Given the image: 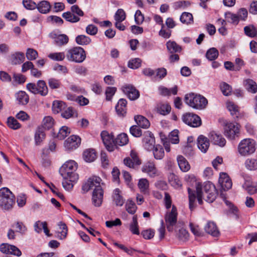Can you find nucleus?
<instances>
[{
    "mask_svg": "<svg viewBox=\"0 0 257 257\" xmlns=\"http://www.w3.org/2000/svg\"><path fill=\"white\" fill-rule=\"evenodd\" d=\"M189 200V207L192 210L194 207V203L197 198L198 203L202 204L203 198L209 203L213 202L217 195V191L215 186L210 182H205L203 185L200 183H196V192L192 190L190 188H188Z\"/></svg>",
    "mask_w": 257,
    "mask_h": 257,
    "instance_id": "1",
    "label": "nucleus"
},
{
    "mask_svg": "<svg viewBox=\"0 0 257 257\" xmlns=\"http://www.w3.org/2000/svg\"><path fill=\"white\" fill-rule=\"evenodd\" d=\"M184 101L190 107L199 110L205 108L208 103L207 100L203 96L194 93L186 94Z\"/></svg>",
    "mask_w": 257,
    "mask_h": 257,
    "instance_id": "2",
    "label": "nucleus"
},
{
    "mask_svg": "<svg viewBox=\"0 0 257 257\" xmlns=\"http://www.w3.org/2000/svg\"><path fill=\"white\" fill-rule=\"evenodd\" d=\"M77 169V163L73 160H69L62 166L59 171L63 179H69L71 181H76L78 179V175L75 173Z\"/></svg>",
    "mask_w": 257,
    "mask_h": 257,
    "instance_id": "3",
    "label": "nucleus"
},
{
    "mask_svg": "<svg viewBox=\"0 0 257 257\" xmlns=\"http://www.w3.org/2000/svg\"><path fill=\"white\" fill-rule=\"evenodd\" d=\"M15 196L7 188L0 189V208L3 210H9L15 204Z\"/></svg>",
    "mask_w": 257,
    "mask_h": 257,
    "instance_id": "4",
    "label": "nucleus"
},
{
    "mask_svg": "<svg viewBox=\"0 0 257 257\" xmlns=\"http://www.w3.org/2000/svg\"><path fill=\"white\" fill-rule=\"evenodd\" d=\"M255 142L250 139H244L239 143L237 151L239 155L247 157L253 154L255 151Z\"/></svg>",
    "mask_w": 257,
    "mask_h": 257,
    "instance_id": "5",
    "label": "nucleus"
},
{
    "mask_svg": "<svg viewBox=\"0 0 257 257\" xmlns=\"http://www.w3.org/2000/svg\"><path fill=\"white\" fill-rule=\"evenodd\" d=\"M66 57L69 61L80 63L86 59V53L81 47H75L67 51Z\"/></svg>",
    "mask_w": 257,
    "mask_h": 257,
    "instance_id": "6",
    "label": "nucleus"
},
{
    "mask_svg": "<svg viewBox=\"0 0 257 257\" xmlns=\"http://www.w3.org/2000/svg\"><path fill=\"white\" fill-rule=\"evenodd\" d=\"M177 216V208L173 205L171 210L167 212L165 216L166 227L169 232H172L174 227L176 228L178 226H176Z\"/></svg>",
    "mask_w": 257,
    "mask_h": 257,
    "instance_id": "7",
    "label": "nucleus"
},
{
    "mask_svg": "<svg viewBox=\"0 0 257 257\" xmlns=\"http://www.w3.org/2000/svg\"><path fill=\"white\" fill-rule=\"evenodd\" d=\"M224 134L229 139L233 140L239 135V125L230 122L224 123Z\"/></svg>",
    "mask_w": 257,
    "mask_h": 257,
    "instance_id": "8",
    "label": "nucleus"
},
{
    "mask_svg": "<svg viewBox=\"0 0 257 257\" xmlns=\"http://www.w3.org/2000/svg\"><path fill=\"white\" fill-rule=\"evenodd\" d=\"M183 121L190 126L197 127L201 125V120L200 117L192 113H186L182 115Z\"/></svg>",
    "mask_w": 257,
    "mask_h": 257,
    "instance_id": "9",
    "label": "nucleus"
},
{
    "mask_svg": "<svg viewBox=\"0 0 257 257\" xmlns=\"http://www.w3.org/2000/svg\"><path fill=\"white\" fill-rule=\"evenodd\" d=\"M101 137L106 149L109 152L113 151L115 149L114 136L107 131H102Z\"/></svg>",
    "mask_w": 257,
    "mask_h": 257,
    "instance_id": "10",
    "label": "nucleus"
},
{
    "mask_svg": "<svg viewBox=\"0 0 257 257\" xmlns=\"http://www.w3.org/2000/svg\"><path fill=\"white\" fill-rule=\"evenodd\" d=\"M122 90L130 100H136L140 96L139 91L132 85H124L122 87Z\"/></svg>",
    "mask_w": 257,
    "mask_h": 257,
    "instance_id": "11",
    "label": "nucleus"
},
{
    "mask_svg": "<svg viewBox=\"0 0 257 257\" xmlns=\"http://www.w3.org/2000/svg\"><path fill=\"white\" fill-rule=\"evenodd\" d=\"M81 143L80 138L75 135H72L64 142V147L66 150H73L78 147Z\"/></svg>",
    "mask_w": 257,
    "mask_h": 257,
    "instance_id": "12",
    "label": "nucleus"
},
{
    "mask_svg": "<svg viewBox=\"0 0 257 257\" xmlns=\"http://www.w3.org/2000/svg\"><path fill=\"white\" fill-rule=\"evenodd\" d=\"M143 146L148 150H152V149L156 146L155 140L153 134L147 131L144 134V137L143 139Z\"/></svg>",
    "mask_w": 257,
    "mask_h": 257,
    "instance_id": "13",
    "label": "nucleus"
},
{
    "mask_svg": "<svg viewBox=\"0 0 257 257\" xmlns=\"http://www.w3.org/2000/svg\"><path fill=\"white\" fill-rule=\"evenodd\" d=\"M103 197V191L101 186L94 188L92 193V200L94 205L96 207H99L102 204Z\"/></svg>",
    "mask_w": 257,
    "mask_h": 257,
    "instance_id": "14",
    "label": "nucleus"
},
{
    "mask_svg": "<svg viewBox=\"0 0 257 257\" xmlns=\"http://www.w3.org/2000/svg\"><path fill=\"white\" fill-rule=\"evenodd\" d=\"M142 170L144 173H147L151 177L159 175L158 171L153 162L149 161L145 164L142 168Z\"/></svg>",
    "mask_w": 257,
    "mask_h": 257,
    "instance_id": "15",
    "label": "nucleus"
},
{
    "mask_svg": "<svg viewBox=\"0 0 257 257\" xmlns=\"http://www.w3.org/2000/svg\"><path fill=\"white\" fill-rule=\"evenodd\" d=\"M101 181L100 177L94 176L92 178H90L87 182H86L82 186V189L87 192L91 189L98 188L100 185V181Z\"/></svg>",
    "mask_w": 257,
    "mask_h": 257,
    "instance_id": "16",
    "label": "nucleus"
},
{
    "mask_svg": "<svg viewBox=\"0 0 257 257\" xmlns=\"http://www.w3.org/2000/svg\"><path fill=\"white\" fill-rule=\"evenodd\" d=\"M219 183L222 190L226 191L230 189L232 187V182L227 174L221 173L218 180Z\"/></svg>",
    "mask_w": 257,
    "mask_h": 257,
    "instance_id": "17",
    "label": "nucleus"
},
{
    "mask_svg": "<svg viewBox=\"0 0 257 257\" xmlns=\"http://www.w3.org/2000/svg\"><path fill=\"white\" fill-rule=\"evenodd\" d=\"M46 139V133L44 128L38 126L36 130L34 140L36 146H41Z\"/></svg>",
    "mask_w": 257,
    "mask_h": 257,
    "instance_id": "18",
    "label": "nucleus"
},
{
    "mask_svg": "<svg viewBox=\"0 0 257 257\" xmlns=\"http://www.w3.org/2000/svg\"><path fill=\"white\" fill-rule=\"evenodd\" d=\"M175 236L178 240L181 242H185L189 240V233L188 231L183 227L175 228Z\"/></svg>",
    "mask_w": 257,
    "mask_h": 257,
    "instance_id": "19",
    "label": "nucleus"
},
{
    "mask_svg": "<svg viewBox=\"0 0 257 257\" xmlns=\"http://www.w3.org/2000/svg\"><path fill=\"white\" fill-rule=\"evenodd\" d=\"M243 188L250 195L257 193V182L246 180L242 184Z\"/></svg>",
    "mask_w": 257,
    "mask_h": 257,
    "instance_id": "20",
    "label": "nucleus"
},
{
    "mask_svg": "<svg viewBox=\"0 0 257 257\" xmlns=\"http://www.w3.org/2000/svg\"><path fill=\"white\" fill-rule=\"evenodd\" d=\"M33 93L46 95L48 93V88L45 81L39 80L36 86L33 85Z\"/></svg>",
    "mask_w": 257,
    "mask_h": 257,
    "instance_id": "21",
    "label": "nucleus"
},
{
    "mask_svg": "<svg viewBox=\"0 0 257 257\" xmlns=\"http://www.w3.org/2000/svg\"><path fill=\"white\" fill-rule=\"evenodd\" d=\"M127 101L125 99H120L117 105L115 106V110L117 114L122 117H124L126 113Z\"/></svg>",
    "mask_w": 257,
    "mask_h": 257,
    "instance_id": "22",
    "label": "nucleus"
},
{
    "mask_svg": "<svg viewBox=\"0 0 257 257\" xmlns=\"http://www.w3.org/2000/svg\"><path fill=\"white\" fill-rule=\"evenodd\" d=\"M112 201L117 206H122L125 200L121 195V192L118 188H116L113 191L112 195Z\"/></svg>",
    "mask_w": 257,
    "mask_h": 257,
    "instance_id": "23",
    "label": "nucleus"
},
{
    "mask_svg": "<svg viewBox=\"0 0 257 257\" xmlns=\"http://www.w3.org/2000/svg\"><path fill=\"white\" fill-rule=\"evenodd\" d=\"M210 139L211 142L215 145L220 147H224L226 144V141L222 136L214 132L210 133Z\"/></svg>",
    "mask_w": 257,
    "mask_h": 257,
    "instance_id": "24",
    "label": "nucleus"
},
{
    "mask_svg": "<svg viewBox=\"0 0 257 257\" xmlns=\"http://www.w3.org/2000/svg\"><path fill=\"white\" fill-rule=\"evenodd\" d=\"M197 146L202 152L206 153L209 146L208 139L203 136H200L197 140Z\"/></svg>",
    "mask_w": 257,
    "mask_h": 257,
    "instance_id": "25",
    "label": "nucleus"
},
{
    "mask_svg": "<svg viewBox=\"0 0 257 257\" xmlns=\"http://www.w3.org/2000/svg\"><path fill=\"white\" fill-rule=\"evenodd\" d=\"M52 38L54 40L55 44L59 46H62L67 44L69 41L68 37L65 34L51 35Z\"/></svg>",
    "mask_w": 257,
    "mask_h": 257,
    "instance_id": "26",
    "label": "nucleus"
},
{
    "mask_svg": "<svg viewBox=\"0 0 257 257\" xmlns=\"http://www.w3.org/2000/svg\"><path fill=\"white\" fill-rule=\"evenodd\" d=\"M205 231L206 233L211 235L213 236H217L219 234L218 229L217 228L214 222L209 221L204 227Z\"/></svg>",
    "mask_w": 257,
    "mask_h": 257,
    "instance_id": "27",
    "label": "nucleus"
},
{
    "mask_svg": "<svg viewBox=\"0 0 257 257\" xmlns=\"http://www.w3.org/2000/svg\"><path fill=\"white\" fill-rule=\"evenodd\" d=\"M138 186L141 193L144 194H149V182L147 179H140L139 180Z\"/></svg>",
    "mask_w": 257,
    "mask_h": 257,
    "instance_id": "28",
    "label": "nucleus"
},
{
    "mask_svg": "<svg viewBox=\"0 0 257 257\" xmlns=\"http://www.w3.org/2000/svg\"><path fill=\"white\" fill-rule=\"evenodd\" d=\"M58 225L61 231H58L56 232V237L59 239L62 240L67 236L68 233L67 227L66 224L62 222H60L58 223Z\"/></svg>",
    "mask_w": 257,
    "mask_h": 257,
    "instance_id": "29",
    "label": "nucleus"
},
{
    "mask_svg": "<svg viewBox=\"0 0 257 257\" xmlns=\"http://www.w3.org/2000/svg\"><path fill=\"white\" fill-rule=\"evenodd\" d=\"M33 5L36 6V7L39 12L42 14H47L49 12L51 9V5L47 1H42L37 5L33 2Z\"/></svg>",
    "mask_w": 257,
    "mask_h": 257,
    "instance_id": "30",
    "label": "nucleus"
},
{
    "mask_svg": "<svg viewBox=\"0 0 257 257\" xmlns=\"http://www.w3.org/2000/svg\"><path fill=\"white\" fill-rule=\"evenodd\" d=\"M243 84L248 92L252 93H255L257 92V84L253 80L247 79L244 81Z\"/></svg>",
    "mask_w": 257,
    "mask_h": 257,
    "instance_id": "31",
    "label": "nucleus"
},
{
    "mask_svg": "<svg viewBox=\"0 0 257 257\" xmlns=\"http://www.w3.org/2000/svg\"><path fill=\"white\" fill-rule=\"evenodd\" d=\"M178 164L180 169L183 172H187L190 168V165L186 159L182 156L177 157Z\"/></svg>",
    "mask_w": 257,
    "mask_h": 257,
    "instance_id": "32",
    "label": "nucleus"
},
{
    "mask_svg": "<svg viewBox=\"0 0 257 257\" xmlns=\"http://www.w3.org/2000/svg\"><path fill=\"white\" fill-rule=\"evenodd\" d=\"M135 120L139 126L143 128H148L150 125L149 121L142 115L135 116Z\"/></svg>",
    "mask_w": 257,
    "mask_h": 257,
    "instance_id": "33",
    "label": "nucleus"
},
{
    "mask_svg": "<svg viewBox=\"0 0 257 257\" xmlns=\"http://www.w3.org/2000/svg\"><path fill=\"white\" fill-rule=\"evenodd\" d=\"M168 180L170 184L175 188L178 189L182 187L181 181L179 177L174 173H170L169 174Z\"/></svg>",
    "mask_w": 257,
    "mask_h": 257,
    "instance_id": "34",
    "label": "nucleus"
},
{
    "mask_svg": "<svg viewBox=\"0 0 257 257\" xmlns=\"http://www.w3.org/2000/svg\"><path fill=\"white\" fill-rule=\"evenodd\" d=\"M83 157L86 162H92L95 160L96 155L93 149H88L83 152Z\"/></svg>",
    "mask_w": 257,
    "mask_h": 257,
    "instance_id": "35",
    "label": "nucleus"
},
{
    "mask_svg": "<svg viewBox=\"0 0 257 257\" xmlns=\"http://www.w3.org/2000/svg\"><path fill=\"white\" fill-rule=\"evenodd\" d=\"M128 138L127 135L125 133H121L118 135L117 138L114 139L115 148L116 145L122 146L127 144Z\"/></svg>",
    "mask_w": 257,
    "mask_h": 257,
    "instance_id": "36",
    "label": "nucleus"
},
{
    "mask_svg": "<svg viewBox=\"0 0 257 257\" xmlns=\"http://www.w3.org/2000/svg\"><path fill=\"white\" fill-rule=\"evenodd\" d=\"M62 17L67 21L72 23L78 22L80 20V18L75 14L72 13L71 11L64 13L62 14Z\"/></svg>",
    "mask_w": 257,
    "mask_h": 257,
    "instance_id": "37",
    "label": "nucleus"
},
{
    "mask_svg": "<svg viewBox=\"0 0 257 257\" xmlns=\"http://www.w3.org/2000/svg\"><path fill=\"white\" fill-rule=\"evenodd\" d=\"M54 124V120L52 117L50 116H45L42 121V124L39 126L44 128V130H48L51 129Z\"/></svg>",
    "mask_w": 257,
    "mask_h": 257,
    "instance_id": "38",
    "label": "nucleus"
},
{
    "mask_svg": "<svg viewBox=\"0 0 257 257\" xmlns=\"http://www.w3.org/2000/svg\"><path fill=\"white\" fill-rule=\"evenodd\" d=\"M168 50L170 53H178L181 52L182 48L175 41H169L166 43Z\"/></svg>",
    "mask_w": 257,
    "mask_h": 257,
    "instance_id": "39",
    "label": "nucleus"
},
{
    "mask_svg": "<svg viewBox=\"0 0 257 257\" xmlns=\"http://www.w3.org/2000/svg\"><path fill=\"white\" fill-rule=\"evenodd\" d=\"M16 97L20 104L25 105L29 102V96L24 91H20L18 92L16 95Z\"/></svg>",
    "mask_w": 257,
    "mask_h": 257,
    "instance_id": "40",
    "label": "nucleus"
},
{
    "mask_svg": "<svg viewBox=\"0 0 257 257\" xmlns=\"http://www.w3.org/2000/svg\"><path fill=\"white\" fill-rule=\"evenodd\" d=\"M226 106L230 114L234 117H238L239 114L238 107L232 102H228Z\"/></svg>",
    "mask_w": 257,
    "mask_h": 257,
    "instance_id": "41",
    "label": "nucleus"
},
{
    "mask_svg": "<svg viewBox=\"0 0 257 257\" xmlns=\"http://www.w3.org/2000/svg\"><path fill=\"white\" fill-rule=\"evenodd\" d=\"M157 112L162 115H166L171 111V107L168 104L159 103L156 107Z\"/></svg>",
    "mask_w": 257,
    "mask_h": 257,
    "instance_id": "42",
    "label": "nucleus"
},
{
    "mask_svg": "<svg viewBox=\"0 0 257 257\" xmlns=\"http://www.w3.org/2000/svg\"><path fill=\"white\" fill-rule=\"evenodd\" d=\"M12 63L13 64H19L23 63L25 60L24 54L21 52H17L11 56Z\"/></svg>",
    "mask_w": 257,
    "mask_h": 257,
    "instance_id": "43",
    "label": "nucleus"
},
{
    "mask_svg": "<svg viewBox=\"0 0 257 257\" xmlns=\"http://www.w3.org/2000/svg\"><path fill=\"white\" fill-rule=\"evenodd\" d=\"M154 158L157 160H161L164 156V151L163 147L160 145H157L153 149Z\"/></svg>",
    "mask_w": 257,
    "mask_h": 257,
    "instance_id": "44",
    "label": "nucleus"
},
{
    "mask_svg": "<svg viewBox=\"0 0 257 257\" xmlns=\"http://www.w3.org/2000/svg\"><path fill=\"white\" fill-rule=\"evenodd\" d=\"M130 230L133 234L139 235L140 234L138 218L137 215L133 217L132 222L130 225Z\"/></svg>",
    "mask_w": 257,
    "mask_h": 257,
    "instance_id": "45",
    "label": "nucleus"
},
{
    "mask_svg": "<svg viewBox=\"0 0 257 257\" xmlns=\"http://www.w3.org/2000/svg\"><path fill=\"white\" fill-rule=\"evenodd\" d=\"M70 134V128L67 126H62L59 130L56 138L60 140L64 139Z\"/></svg>",
    "mask_w": 257,
    "mask_h": 257,
    "instance_id": "46",
    "label": "nucleus"
},
{
    "mask_svg": "<svg viewBox=\"0 0 257 257\" xmlns=\"http://www.w3.org/2000/svg\"><path fill=\"white\" fill-rule=\"evenodd\" d=\"M65 103L61 101L55 100L53 103L52 110L55 113H58L65 109Z\"/></svg>",
    "mask_w": 257,
    "mask_h": 257,
    "instance_id": "47",
    "label": "nucleus"
},
{
    "mask_svg": "<svg viewBox=\"0 0 257 257\" xmlns=\"http://www.w3.org/2000/svg\"><path fill=\"white\" fill-rule=\"evenodd\" d=\"M7 123L8 126L13 130L19 129L21 126L18 120L12 116H10L8 118Z\"/></svg>",
    "mask_w": 257,
    "mask_h": 257,
    "instance_id": "48",
    "label": "nucleus"
},
{
    "mask_svg": "<svg viewBox=\"0 0 257 257\" xmlns=\"http://www.w3.org/2000/svg\"><path fill=\"white\" fill-rule=\"evenodd\" d=\"M76 42L80 45H86L91 42V39L83 35H78L75 38Z\"/></svg>",
    "mask_w": 257,
    "mask_h": 257,
    "instance_id": "49",
    "label": "nucleus"
},
{
    "mask_svg": "<svg viewBox=\"0 0 257 257\" xmlns=\"http://www.w3.org/2000/svg\"><path fill=\"white\" fill-rule=\"evenodd\" d=\"M245 34L251 38L254 37L257 35L256 29L253 25H249L244 28Z\"/></svg>",
    "mask_w": 257,
    "mask_h": 257,
    "instance_id": "50",
    "label": "nucleus"
},
{
    "mask_svg": "<svg viewBox=\"0 0 257 257\" xmlns=\"http://www.w3.org/2000/svg\"><path fill=\"white\" fill-rule=\"evenodd\" d=\"M180 20L183 24H190L193 22V16L191 13L184 12L182 14Z\"/></svg>",
    "mask_w": 257,
    "mask_h": 257,
    "instance_id": "51",
    "label": "nucleus"
},
{
    "mask_svg": "<svg viewBox=\"0 0 257 257\" xmlns=\"http://www.w3.org/2000/svg\"><path fill=\"white\" fill-rule=\"evenodd\" d=\"M246 167L250 170L257 169V159H247L245 162Z\"/></svg>",
    "mask_w": 257,
    "mask_h": 257,
    "instance_id": "52",
    "label": "nucleus"
},
{
    "mask_svg": "<svg viewBox=\"0 0 257 257\" xmlns=\"http://www.w3.org/2000/svg\"><path fill=\"white\" fill-rule=\"evenodd\" d=\"M218 56V51L215 48L209 49L206 52V57L209 60L216 59Z\"/></svg>",
    "mask_w": 257,
    "mask_h": 257,
    "instance_id": "53",
    "label": "nucleus"
},
{
    "mask_svg": "<svg viewBox=\"0 0 257 257\" xmlns=\"http://www.w3.org/2000/svg\"><path fill=\"white\" fill-rule=\"evenodd\" d=\"M221 90L224 95L228 96L231 93L232 88L228 84L222 82L220 85Z\"/></svg>",
    "mask_w": 257,
    "mask_h": 257,
    "instance_id": "54",
    "label": "nucleus"
},
{
    "mask_svg": "<svg viewBox=\"0 0 257 257\" xmlns=\"http://www.w3.org/2000/svg\"><path fill=\"white\" fill-rule=\"evenodd\" d=\"M189 227L191 232L196 236H201L203 235V232L200 229L198 225L194 224L192 222H190Z\"/></svg>",
    "mask_w": 257,
    "mask_h": 257,
    "instance_id": "55",
    "label": "nucleus"
},
{
    "mask_svg": "<svg viewBox=\"0 0 257 257\" xmlns=\"http://www.w3.org/2000/svg\"><path fill=\"white\" fill-rule=\"evenodd\" d=\"M114 18L115 21H123L126 18L125 13L121 9H118L114 15Z\"/></svg>",
    "mask_w": 257,
    "mask_h": 257,
    "instance_id": "56",
    "label": "nucleus"
},
{
    "mask_svg": "<svg viewBox=\"0 0 257 257\" xmlns=\"http://www.w3.org/2000/svg\"><path fill=\"white\" fill-rule=\"evenodd\" d=\"M225 18L229 22L237 25L238 23L239 19L237 14H234L230 12L226 13L225 14Z\"/></svg>",
    "mask_w": 257,
    "mask_h": 257,
    "instance_id": "57",
    "label": "nucleus"
},
{
    "mask_svg": "<svg viewBox=\"0 0 257 257\" xmlns=\"http://www.w3.org/2000/svg\"><path fill=\"white\" fill-rule=\"evenodd\" d=\"M125 207L126 211L130 214H134L136 211L137 206L132 200H127Z\"/></svg>",
    "mask_w": 257,
    "mask_h": 257,
    "instance_id": "58",
    "label": "nucleus"
},
{
    "mask_svg": "<svg viewBox=\"0 0 257 257\" xmlns=\"http://www.w3.org/2000/svg\"><path fill=\"white\" fill-rule=\"evenodd\" d=\"M141 60L139 58H135L130 60L127 66L132 69H137L141 66Z\"/></svg>",
    "mask_w": 257,
    "mask_h": 257,
    "instance_id": "59",
    "label": "nucleus"
},
{
    "mask_svg": "<svg viewBox=\"0 0 257 257\" xmlns=\"http://www.w3.org/2000/svg\"><path fill=\"white\" fill-rule=\"evenodd\" d=\"M140 126L138 125H133L131 127L130 132L131 135L135 137H140L142 135V132L140 128Z\"/></svg>",
    "mask_w": 257,
    "mask_h": 257,
    "instance_id": "60",
    "label": "nucleus"
},
{
    "mask_svg": "<svg viewBox=\"0 0 257 257\" xmlns=\"http://www.w3.org/2000/svg\"><path fill=\"white\" fill-rule=\"evenodd\" d=\"M65 54L63 52L51 53L48 55L49 58L55 61H62L65 58Z\"/></svg>",
    "mask_w": 257,
    "mask_h": 257,
    "instance_id": "61",
    "label": "nucleus"
},
{
    "mask_svg": "<svg viewBox=\"0 0 257 257\" xmlns=\"http://www.w3.org/2000/svg\"><path fill=\"white\" fill-rule=\"evenodd\" d=\"M169 141L174 144H176L179 143V137H178V131H172L169 136Z\"/></svg>",
    "mask_w": 257,
    "mask_h": 257,
    "instance_id": "62",
    "label": "nucleus"
},
{
    "mask_svg": "<svg viewBox=\"0 0 257 257\" xmlns=\"http://www.w3.org/2000/svg\"><path fill=\"white\" fill-rule=\"evenodd\" d=\"M116 91L115 87H107L105 90L106 99L110 100Z\"/></svg>",
    "mask_w": 257,
    "mask_h": 257,
    "instance_id": "63",
    "label": "nucleus"
},
{
    "mask_svg": "<svg viewBox=\"0 0 257 257\" xmlns=\"http://www.w3.org/2000/svg\"><path fill=\"white\" fill-rule=\"evenodd\" d=\"M74 113V110L72 107L66 108L61 113V116L66 118L68 119L71 117Z\"/></svg>",
    "mask_w": 257,
    "mask_h": 257,
    "instance_id": "64",
    "label": "nucleus"
}]
</instances>
